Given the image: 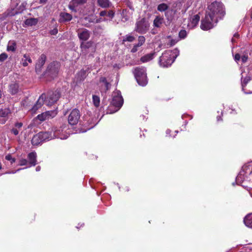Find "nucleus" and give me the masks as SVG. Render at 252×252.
I'll list each match as a JSON object with an SVG mask.
<instances>
[{"instance_id": "052dcab7", "label": "nucleus", "mask_w": 252, "mask_h": 252, "mask_svg": "<svg viewBox=\"0 0 252 252\" xmlns=\"http://www.w3.org/2000/svg\"><path fill=\"white\" fill-rule=\"evenodd\" d=\"M64 16H70V15L67 13H64Z\"/></svg>"}, {"instance_id": "f03ea898", "label": "nucleus", "mask_w": 252, "mask_h": 252, "mask_svg": "<svg viewBox=\"0 0 252 252\" xmlns=\"http://www.w3.org/2000/svg\"><path fill=\"white\" fill-rule=\"evenodd\" d=\"M208 16H224L225 14V8L220 2L214 1L208 5Z\"/></svg>"}, {"instance_id": "e2e57ef3", "label": "nucleus", "mask_w": 252, "mask_h": 252, "mask_svg": "<svg viewBox=\"0 0 252 252\" xmlns=\"http://www.w3.org/2000/svg\"><path fill=\"white\" fill-rule=\"evenodd\" d=\"M89 17H85V19H86V20H89Z\"/></svg>"}, {"instance_id": "c85d7f7f", "label": "nucleus", "mask_w": 252, "mask_h": 252, "mask_svg": "<svg viewBox=\"0 0 252 252\" xmlns=\"http://www.w3.org/2000/svg\"><path fill=\"white\" fill-rule=\"evenodd\" d=\"M182 6V3L180 1H176L171 3V10L173 11L176 12L180 10Z\"/></svg>"}, {"instance_id": "f8f14e48", "label": "nucleus", "mask_w": 252, "mask_h": 252, "mask_svg": "<svg viewBox=\"0 0 252 252\" xmlns=\"http://www.w3.org/2000/svg\"><path fill=\"white\" fill-rule=\"evenodd\" d=\"M10 113L9 108L0 109V124H4L8 119Z\"/></svg>"}, {"instance_id": "6e6552de", "label": "nucleus", "mask_w": 252, "mask_h": 252, "mask_svg": "<svg viewBox=\"0 0 252 252\" xmlns=\"http://www.w3.org/2000/svg\"><path fill=\"white\" fill-rule=\"evenodd\" d=\"M57 114V111L56 110L52 111H47L37 116L36 119L40 121H44L47 119L52 118L55 117Z\"/></svg>"}, {"instance_id": "6ab92c4d", "label": "nucleus", "mask_w": 252, "mask_h": 252, "mask_svg": "<svg viewBox=\"0 0 252 252\" xmlns=\"http://www.w3.org/2000/svg\"><path fill=\"white\" fill-rule=\"evenodd\" d=\"M19 90V84L16 82H12L9 86V92L12 95L18 93Z\"/></svg>"}, {"instance_id": "c03bdc74", "label": "nucleus", "mask_w": 252, "mask_h": 252, "mask_svg": "<svg viewBox=\"0 0 252 252\" xmlns=\"http://www.w3.org/2000/svg\"><path fill=\"white\" fill-rule=\"evenodd\" d=\"M110 87V84L108 82L104 84V90L106 92L108 90H109Z\"/></svg>"}, {"instance_id": "79ce46f5", "label": "nucleus", "mask_w": 252, "mask_h": 252, "mask_svg": "<svg viewBox=\"0 0 252 252\" xmlns=\"http://www.w3.org/2000/svg\"><path fill=\"white\" fill-rule=\"evenodd\" d=\"M7 57H8V56L6 53H1L0 55V61L1 62H3L7 58Z\"/></svg>"}, {"instance_id": "13d9d810", "label": "nucleus", "mask_w": 252, "mask_h": 252, "mask_svg": "<svg viewBox=\"0 0 252 252\" xmlns=\"http://www.w3.org/2000/svg\"><path fill=\"white\" fill-rule=\"evenodd\" d=\"M40 169H41V167H40V166H36V168H35V170H36V171H37V172L39 171L40 170Z\"/></svg>"}, {"instance_id": "393cba45", "label": "nucleus", "mask_w": 252, "mask_h": 252, "mask_svg": "<svg viewBox=\"0 0 252 252\" xmlns=\"http://www.w3.org/2000/svg\"><path fill=\"white\" fill-rule=\"evenodd\" d=\"M38 22L37 18H31L27 19L24 22V27L32 26L35 25Z\"/></svg>"}, {"instance_id": "bb28decb", "label": "nucleus", "mask_w": 252, "mask_h": 252, "mask_svg": "<svg viewBox=\"0 0 252 252\" xmlns=\"http://www.w3.org/2000/svg\"><path fill=\"white\" fill-rule=\"evenodd\" d=\"M244 222L247 227L252 228V213L248 214L244 218Z\"/></svg>"}, {"instance_id": "6e6d98bb", "label": "nucleus", "mask_w": 252, "mask_h": 252, "mask_svg": "<svg viewBox=\"0 0 252 252\" xmlns=\"http://www.w3.org/2000/svg\"><path fill=\"white\" fill-rule=\"evenodd\" d=\"M48 0H40L39 2L41 4H45Z\"/></svg>"}, {"instance_id": "9d476101", "label": "nucleus", "mask_w": 252, "mask_h": 252, "mask_svg": "<svg viewBox=\"0 0 252 252\" xmlns=\"http://www.w3.org/2000/svg\"><path fill=\"white\" fill-rule=\"evenodd\" d=\"M46 99V95L45 94H42L38 99L36 103L33 106L31 109L32 113H35L36 111L40 108L43 105Z\"/></svg>"}, {"instance_id": "4c0bfd02", "label": "nucleus", "mask_w": 252, "mask_h": 252, "mask_svg": "<svg viewBox=\"0 0 252 252\" xmlns=\"http://www.w3.org/2000/svg\"><path fill=\"white\" fill-rule=\"evenodd\" d=\"M135 40V37L133 36H131L130 35H126V37L123 39V41H128V42H132Z\"/></svg>"}, {"instance_id": "864d4df0", "label": "nucleus", "mask_w": 252, "mask_h": 252, "mask_svg": "<svg viewBox=\"0 0 252 252\" xmlns=\"http://www.w3.org/2000/svg\"><path fill=\"white\" fill-rule=\"evenodd\" d=\"M23 168H20V169H18L17 170L15 171H10V172H6V173L7 174H14L17 171H20V170L22 169Z\"/></svg>"}, {"instance_id": "c756f323", "label": "nucleus", "mask_w": 252, "mask_h": 252, "mask_svg": "<svg viewBox=\"0 0 252 252\" xmlns=\"http://www.w3.org/2000/svg\"><path fill=\"white\" fill-rule=\"evenodd\" d=\"M93 44L92 41H89L87 42L83 41L81 43V48L82 50H86L91 48Z\"/></svg>"}, {"instance_id": "680f3d73", "label": "nucleus", "mask_w": 252, "mask_h": 252, "mask_svg": "<svg viewBox=\"0 0 252 252\" xmlns=\"http://www.w3.org/2000/svg\"><path fill=\"white\" fill-rule=\"evenodd\" d=\"M60 16H63V12H61L60 13Z\"/></svg>"}, {"instance_id": "de8ad7c7", "label": "nucleus", "mask_w": 252, "mask_h": 252, "mask_svg": "<svg viewBox=\"0 0 252 252\" xmlns=\"http://www.w3.org/2000/svg\"><path fill=\"white\" fill-rule=\"evenodd\" d=\"M100 83H103L104 84L106 83L108 81L106 80V78L104 77H101L99 79Z\"/></svg>"}, {"instance_id": "1a4fd4ad", "label": "nucleus", "mask_w": 252, "mask_h": 252, "mask_svg": "<svg viewBox=\"0 0 252 252\" xmlns=\"http://www.w3.org/2000/svg\"><path fill=\"white\" fill-rule=\"evenodd\" d=\"M214 17H204L201 20L200 28L204 31H207L212 29L213 27L212 23Z\"/></svg>"}, {"instance_id": "a878e982", "label": "nucleus", "mask_w": 252, "mask_h": 252, "mask_svg": "<svg viewBox=\"0 0 252 252\" xmlns=\"http://www.w3.org/2000/svg\"><path fill=\"white\" fill-rule=\"evenodd\" d=\"M42 142L43 141L39 133L34 135L32 139V143L33 145L37 146L41 144Z\"/></svg>"}, {"instance_id": "2f4dec72", "label": "nucleus", "mask_w": 252, "mask_h": 252, "mask_svg": "<svg viewBox=\"0 0 252 252\" xmlns=\"http://www.w3.org/2000/svg\"><path fill=\"white\" fill-rule=\"evenodd\" d=\"M16 44L14 41H9L7 46V50L8 51L14 52L16 50Z\"/></svg>"}, {"instance_id": "4d7b16f0", "label": "nucleus", "mask_w": 252, "mask_h": 252, "mask_svg": "<svg viewBox=\"0 0 252 252\" xmlns=\"http://www.w3.org/2000/svg\"><path fill=\"white\" fill-rule=\"evenodd\" d=\"M217 121H222V119L221 116H217Z\"/></svg>"}, {"instance_id": "f704fd0d", "label": "nucleus", "mask_w": 252, "mask_h": 252, "mask_svg": "<svg viewBox=\"0 0 252 252\" xmlns=\"http://www.w3.org/2000/svg\"><path fill=\"white\" fill-rule=\"evenodd\" d=\"M93 102L94 106L96 107H98L100 104V98L99 97L96 95H93Z\"/></svg>"}, {"instance_id": "4be33fe9", "label": "nucleus", "mask_w": 252, "mask_h": 252, "mask_svg": "<svg viewBox=\"0 0 252 252\" xmlns=\"http://www.w3.org/2000/svg\"><path fill=\"white\" fill-rule=\"evenodd\" d=\"M155 54L156 53L155 52L147 54L141 57L140 61L142 63L149 62L154 59Z\"/></svg>"}, {"instance_id": "ddd939ff", "label": "nucleus", "mask_w": 252, "mask_h": 252, "mask_svg": "<svg viewBox=\"0 0 252 252\" xmlns=\"http://www.w3.org/2000/svg\"><path fill=\"white\" fill-rule=\"evenodd\" d=\"M87 76V70L82 69L80 71H78L75 75L74 81L77 84L80 83L85 79Z\"/></svg>"}, {"instance_id": "37998d69", "label": "nucleus", "mask_w": 252, "mask_h": 252, "mask_svg": "<svg viewBox=\"0 0 252 252\" xmlns=\"http://www.w3.org/2000/svg\"><path fill=\"white\" fill-rule=\"evenodd\" d=\"M140 47L138 44L134 45L133 48L131 49L130 52L132 53H135L138 51V47Z\"/></svg>"}, {"instance_id": "9b49d317", "label": "nucleus", "mask_w": 252, "mask_h": 252, "mask_svg": "<svg viewBox=\"0 0 252 252\" xmlns=\"http://www.w3.org/2000/svg\"><path fill=\"white\" fill-rule=\"evenodd\" d=\"M90 32L86 29H79L78 30V37L82 42L86 41L90 38Z\"/></svg>"}, {"instance_id": "473e14b6", "label": "nucleus", "mask_w": 252, "mask_h": 252, "mask_svg": "<svg viewBox=\"0 0 252 252\" xmlns=\"http://www.w3.org/2000/svg\"><path fill=\"white\" fill-rule=\"evenodd\" d=\"M163 19L162 17H156V19L154 21V25L156 27H159L161 24L162 23Z\"/></svg>"}, {"instance_id": "4468645a", "label": "nucleus", "mask_w": 252, "mask_h": 252, "mask_svg": "<svg viewBox=\"0 0 252 252\" xmlns=\"http://www.w3.org/2000/svg\"><path fill=\"white\" fill-rule=\"evenodd\" d=\"M46 60V56L44 54H42L36 63L35 71L37 73L40 72L41 69L44 64Z\"/></svg>"}, {"instance_id": "58836bf2", "label": "nucleus", "mask_w": 252, "mask_h": 252, "mask_svg": "<svg viewBox=\"0 0 252 252\" xmlns=\"http://www.w3.org/2000/svg\"><path fill=\"white\" fill-rule=\"evenodd\" d=\"M187 32L185 30H182L179 32V37L181 39H184L187 36Z\"/></svg>"}, {"instance_id": "8fccbe9b", "label": "nucleus", "mask_w": 252, "mask_h": 252, "mask_svg": "<svg viewBox=\"0 0 252 252\" xmlns=\"http://www.w3.org/2000/svg\"><path fill=\"white\" fill-rule=\"evenodd\" d=\"M107 15V12L106 10L102 11L99 13V16H106Z\"/></svg>"}, {"instance_id": "3c124183", "label": "nucleus", "mask_w": 252, "mask_h": 252, "mask_svg": "<svg viewBox=\"0 0 252 252\" xmlns=\"http://www.w3.org/2000/svg\"><path fill=\"white\" fill-rule=\"evenodd\" d=\"M72 17H64V21H69L71 20Z\"/></svg>"}, {"instance_id": "774afa93", "label": "nucleus", "mask_w": 252, "mask_h": 252, "mask_svg": "<svg viewBox=\"0 0 252 252\" xmlns=\"http://www.w3.org/2000/svg\"><path fill=\"white\" fill-rule=\"evenodd\" d=\"M123 17L124 18H126V17H125V16H124ZM125 19L126 20V18H125Z\"/></svg>"}, {"instance_id": "39448f33", "label": "nucleus", "mask_w": 252, "mask_h": 252, "mask_svg": "<svg viewBox=\"0 0 252 252\" xmlns=\"http://www.w3.org/2000/svg\"><path fill=\"white\" fill-rule=\"evenodd\" d=\"M149 26L148 20L143 18L136 22L135 31L139 33L144 34L148 31Z\"/></svg>"}, {"instance_id": "c9c22d12", "label": "nucleus", "mask_w": 252, "mask_h": 252, "mask_svg": "<svg viewBox=\"0 0 252 252\" xmlns=\"http://www.w3.org/2000/svg\"><path fill=\"white\" fill-rule=\"evenodd\" d=\"M251 78L249 76H246L243 80L242 81V90L243 91H245V87L247 85V84L248 83V82L250 81Z\"/></svg>"}, {"instance_id": "a211bd4d", "label": "nucleus", "mask_w": 252, "mask_h": 252, "mask_svg": "<svg viewBox=\"0 0 252 252\" xmlns=\"http://www.w3.org/2000/svg\"><path fill=\"white\" fill-rule=\"evenodd\" d=\"M200 20V17H190L188 19V27L192 29L195 27Z\"/></svg>"}, {"instance_id": "f3484780", "label": "nucleus", "mask_w": 252, "mask_h": 252, "mask_svg": "<svg viewBox=\"0 0 252 252\" xmlns=\"http://www.w3.org/2000/svg\"><path fill=\"white\" fill-rule=\"evenodd\" d=\"M60 68V64L58 62H53L51 63L48 66V70L51 73H57Z\"/></svg>"}, {"instance_id": "a19ab883", "label": "nucleus", "mask_w": 252, "mask_h": 252, "mask_svg": "<svg viewBox=\"0 0 252 252\" xmlns=\"http://www.w3.org/2000/svg\"><path fill=\"white\" fill-rule=\"evenodd\" d=\"M28 163V160L25 158H21L19 160V165L21 166L26 165Z\"/></svg>"}, {"instance_id": "b1692460", "label": "nucleus", "mask_w": 252, "mask_h": 252, "mask_svg": "<svg viewBox=\"0 0 252 252\" xmlns=\"http://www.w3.org/2000/svg\"><path fill=\"white\" fill-rule=\"evenodd\" d=\"M21 63L23 66H27L28 65L29 63H32V60L29 55L24 54L21 60Z\"/></svg>"}, {"instance_id": "7ed1b4c3", "label": "nucleus", "mask_w": 252, "mask_h": 252, "mask_svg": "<svg viewBox=\"0 0 252 252\" xmlns=\"http://www.w3.org/2000/svg\"><path fill=\"white\" fill-rule=\"evenodd\" d=\"M123 103L124 100L121 95L114 96L107 109V114H113L117 112L122 107Z\"/></svg>"}, {"instance_id": "2eb2a0df", "label": "nucleus", "mask_w": 252, "mask_h": 252, "mask_svg": "<svg viewBox=\"0 0 252 252\" xmlns=\"http://www.w3.org/2000/svg\"><path fill=\"white\" fill-rule=\"evenodd\" d=\"M24 4H22L19 7L11 8L10 11H7L6 16H15V15L22 13L24 11H26Z\"/></svg>"}, {"instance_id": "ea45409f", "label": "nucleus", "mask_w": 252, "mask_h": 252, "mask_svg": "<svg viewBox=\"0 0 252 252\" xmlns=\"http://www.w3.org/2000/svg\"><path fill=\"white\" fill-rule=\"evenodd\" d=\"M145 42V38L144 36H139L138 37V44L140 46L143 45Z\"/></svg>"}, {"instance_id": "7c9ffc66", "label": "nucleus", "mask_w": 252, "mask_h": 252, "mask_svg": "<svg viewBox=\"0 0 252 252\" xmlns=\"http://www.w3.org/2000/svg\"><path fill=\"white\" fill-rule=\"evenodd\" d=\"M97 3L100 7L106 8L109 6L110 2L109 0H97Z\"/></svg>"}, {"instance_id": "bf43d9fd", "label": "nucleus", "mask_w": 252, "mask_h": 252, "mask_svg": "<svg viewBox=\"0 0 252 252\" xmlns=\"http://www.w3.org/2000/svg\"><path fill=\"white\" fill-rule=\"evenodd\" d=\"M239 36V35L238 34V33H235L234 34V37H235L236 38H238Z\"/></svg>"}, {"instance_id": "603ef678", "label": "nucleus", "mask_w": 252, "mask_h": 252, "mask_svg": "<svg viewBox=\"0 0 252 252\" xmlns=\"http://www.w3.org/2000/svg\"><path fill=\"white\" fill-rule=\"evenodd\" d=\"M114 12L112 11V10H110L109 12H108V13L107 14V16H114Z\"/></svg>"}, {"instance_id": "338daca9", "label": "nucleus", "mask_w": 252, "mask_h": 252, "mask_svg": "<svg viewBox=\"0 0 252 252\" xmlns=\"http://www.w3.org/2000/svg\"><path fill=\"white\" fill-rule=\"evenodd\" d=\"M28 15H31V13H29L28 14Z\"/></svg>"}, {"instance_id": "412c9836", "label": "nucleus", "mask_w": 252, "mask_h": 252, "mask_svg": "<svg viewBox=\"0 0 252 252\" xmlns=\"http://www.w3.org/2000/svg\"><path fill=\"white\" fill-rule=\"evenodd\" d=\"M40 136L41 137V140L43 142L47 141L50 140L54 138L51 132H39Z\"/></svg>"}, {"instance_id": "20e7f679", "label": "nucleus", "mask_w": 252, "mask_h": 252, "mask_svg": "<svg viewBox=\"0 0 252 252\" xmlns=\"http://www.w3.org/2000/svg\"><path fill=\"white\" fill-rule=\"evenodd\" d=\"M133 73L139 85L144 86L148 82L146 68L142 66H138L134 68Z\"/></svg>"}, {"instance_id": "aec40b11", "label": "nucleus", "mask_w": 252, "mask_h": 252, "mask_svg": "<svg viewBox=\"0 0 252 252\" xmlns=\"http://www.w3.org/2000/svg\"><path fill=\"white\" fill-rule=\"evenodd\" d=\"M52 130L54 133L53 135H52L54 137V138H60L61 139H63L62 134H63V129L61 126L59 128H58L57 127H54L52 128Z\"/></svg>"}, {"instance_id": "f257e3e1", "label": "nucleus", "mask_w": 252, "mask_h": 252, "mask_svg": "<svg viewBox=\"0 0 252 252\" xmlns=\"http://www.w3.org/2000/svg\"><path fill=\"white\" fill-rule=\"evenodd\" d=\"M179 55V51L176 48L165 51L159 57V65L163 67L170 66Z\"/></svg>"}, {"instance_id": "e433bc0d", "label": "nucleus", "mask_w": 252, "mask_h": 252, "mask_svg": "<svg viewBox=\"0 0 252 252\" xmlns=\"http://www.w3.org/2000/svg\"><path fill=\"white\" fill-rule=\"evenodd\" d=\"M5 159L7 160V161H9L11 164L14 163L16 161V159L15 158H13L11 155L8 154L5 156Z\"/></svg>"}, {"instance_id": "423d86ee", "label": "nucleus", "mask_w": 252, "mask_h": 252, "mask_svg": "<svg viewBox=\"0 0 252 252\" xmlns=\"http://www.w3.org/2000/svg\"><path fill=\"white\" fill-rule=\"evenodd\" d=\"M60 97V94L59 91H56L48 93V96L45 101L47 105L51 106L56 102Z\"/></svg>"}, {"instance_id": "dca6fc26", "label": "nucleus", "mask_w": 252, "mask_h": 252, "mask_svg": "<svg viewBox=\"0 0 252 252\" xmlns=\"http://www.w3.org/2000/svg\"><path fill=\"white\" fill-rule=\"evenodd\" d=\"M37 155L35 152L30 153L28 155V162L30 164V166H34L36 164L37 162Z\"/></svg>"}, {"instance_id": "09e8293b", "label": "nucleus", "mask_w": 252, "mask_h": 252, "mask_svg": "<svg viewBox=\"0 0 252 252\" xmlns=\"http://www.w3.org/2000/svg\"><path fill=\"white\" fill-rule=\"evenodd\" d=\"M58 29L57 28H55L50 31V33L52 35H55L58 33Z\"/></svg>"}, {"instance_id": "72a5a7b5", "label": "nucleus", "mask_w": 252, "mask_h": 252, "mask_svg": "<svg viewBox=\"0 0 252 252\" xmlns=\"http://www.w3.org/2000/svg\"><path fill=\"white\" fill-rule=\"evenodd\" d=\"M170 6L167 5L166 3H162L159 4L158 6L157 9L160 12H163L167 10Z\"/></svg>"}, {"instance_id": "a18cd8bd", "label": "nucleus", "mask_w": 252, "mask_h": 252, "mask_svg": "<svg viewBox=\"0 0 252 252\" xmlns=\"http://www.w3.org/2000/svg\"><path fill=\"white\" fill-rule=\"evenodd\" d=\"M241 57L240 55L238 53H237L234 56V60L235 61L238 62L240 60Z\"/></svg>"}, {"instance_id": "5701e85b", "label": "nucleus", "mask_w": 252, "mask_h": 252, "mask_svg": "<svg viewBox=\"0 0 252 252\" xmlns=\"http://www.w3.org/2000/svg\"><path fill=\"white\" fill-rule=\"evenodd\" d=\"M87 0H72V4L69 5V8L72 10L76 11L75 7L78 5L83 4L86 2Z\"/></svg>"}, {"instance_id": "0eeeda50", "label": "nucleus", "mask_w": 252, "mask_h": 252, "mask_svg": "<svg viewBox=\"0 0 252 252\" xmlns=\"http://www.w3.org/2000/svg\"><path fill=\"white\" fill-rule=\"evenodd\" d=\"M80 112L77 109H73L68 116V122L71 125H76L80 119Z\"/></svg>"}, {"instance_id": "cd10ccee", "label": "nucleus", "mask_w": 252, "mask_h": 252, "mask_svg": "<svg viewBox=\"0 0 252 252\" xmlns=\"http://www.w3.org/2000/svg\"><path fill=\"white\" fill-rule=\"evenodd\" d=\"M23 126V123H16L14 125V127L11 129V132L15 135H17L19 131L21 130Z\"/></svg>"}, {"instance_id": "0e129e2a", "label": "nucleus", "mask_w": 252, "mask_h": 252, "mask_svg": "<svg viewBox=\"0 0 252 252\" xmlns=\"http://www.w3.org/2000/svg\"><path fill=\"white\" fill-rule=\"evenodd\" d=\"M232 42H235V40H234V39L233 38H232Z\"/></svg>"}, {"instance_id": "5fc2aeb1", "label": "nucleus", "mask_w": 252, "mask_h": 252, "mask_svg": "<svg viewBox=\"0 0 252 252\" xmlns=\"http://www.w3.org/2000/svg\"><path fill=\"white\" fill-rule=\"evenodd\" d=\"M176 43V41L174 40H171L170 41V45L173 46Z\"/></svg>"}, {"instance_id": "49530a36", "label": "nucleus", "mask_w": 252, "mask_h": 252, "mask_svg": "<svg viewBox=\"0 0 252 252\" xmlns=\"http://www.w3.org/2000/svg\"><path fill=\"white\" fill-rule=\"evenodd\" d=\"M248 59V57L247 55H244V56H242L241 58L243 63H246Z\"/></svg>"}, {"instance_id": "69168bd1", "label": "nucleus", "mask_w": 252, "mask_h": 252, "mask_svg": "<svg viewBox=\"0 0 252 252\" xmlns=\"http://www.w3.org/2000/svg\"><path fill=\"white\" fill-rule=\"evenodd\" d=\"M66 137H65L64 136L63 139H66Z\"/></svg>"}]
</instances>
